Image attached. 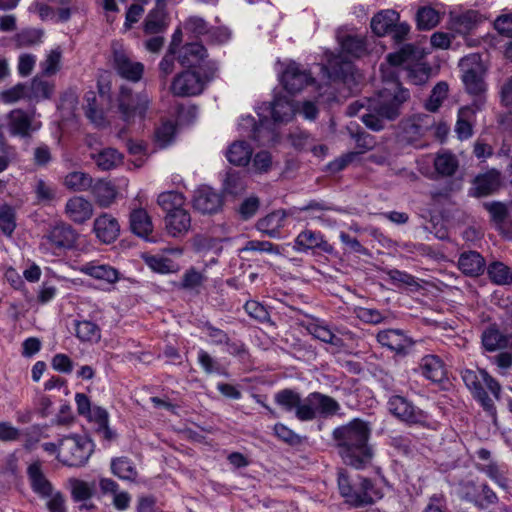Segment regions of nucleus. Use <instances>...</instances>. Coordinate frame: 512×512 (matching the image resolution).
Returning a JSON list of instances; mask_svg holds the SVG:
<instances>
[{"mask_svg": "<svg viewBox=\"0 0 512 512\" xmlns=\"http://www.w3.org/2000/svg\"><path fill=\"white\" fill-rule=\"evenodd\" d=\"M333 210V208L325 205L324 202L318 201H310L307 205L300 208V211H311L313 212L312 217L327 221L328 225L332 226L336 224V220H331L330 218H326V212Z\"/></svg>", "mask_w": 512, "mask_h": 512, "instance_id": "57", "label": "nucleus"}, {"mask_svg": "<svg viewBox=\"0 0 512 512\" xmlns=\"http://www.w3.org/2000/svg\"><path fill=\"white\" fill-rule=\"evenodd\" d=\"M500 173L496 170L488 171L479 175L474 180V194L476 196H487L498 190L500 186Z\"/></svg>", "mask_w": 512, "mask_h": 512, "instance_id": "35", "label": "nucleus"}, {"mask_svg": "<svg viewBox=\"0 0 512 512\" xmlns=\"http://www.w3.org/2000/svg\"><path fill=\"white\" fill-rule=\"evenodd\" d=\"M93 230L98 239L109 244L118 237L120 226L116 218L103 213L95 219Z\"/></svg>", "mask_w": 512, "mask_h": 512, "instance_id": "24", "label": "nucleus"}, {"mask_svg": "<svg viewBox=\"0 0 512 512\" xmlns=\"http://www.w3.org/2000/svg\"><path fill=\"white\" fill-rule=\"evenodd\" d=\"M78 233L75 229L63 222H56L46 230L41 238L40 250L44 253L59 255L60 253L75 247Z\"/></svg>", "mask_w": 512, "mask_h": 512, "instance_id": "7", "label": "nucleus"}, {"mask_svg": "<svg viewBox=\"0 0 512 512\" xmlns=\"http://www.w3.org/2000/svg\"><path fill=\"white\" fill-rule=\"evenodd\" d=\"M113 67L124 79L138 82L142 79L144 65L141 62L133 61L127 51L118 43L112 44Z\"/></svg>", "mask_w": 512, "mask_h": 512, "instance_id": "13", "label": "nucleus"}, {"mask_svg": "<svg viewBox=\"0 0 512 512\" xmlns=\"http://www.w3.org/2000/svg\"><path fill=\"white\" fill-rule=\"evenodd\" d=\"M309 333L319 339L322 342L334 345V346H341L342 345V339L337 337L328 326L321 324V323H311L308 326Z\"/></svg>", "mask_w": 512, "mask_h": 512, "instance_id": "48", "label": "nucleus"}, {"mask_svg": "<svg viewBox=\"0 0 512 512\" xmlns=\"http://www.w3.org/2000/svg\"><path fill=\"white\" fill-rule=\"evenodd\" d=\"M390 79L385 80V86L377 95L368 101L369 113H363V123L374 131L384 128V120H395L401 114L402 105L409 99V91L401 86L395 78V72H390Z\"/></svg>", "mask_w": 512, "mask_h": 512, "instance_id": "2", "label": "nucleus"}, {"mask_svg": "<svg viewBox=\"0 0 512 512\" xmlns=\"http://www.w3.org/2000/svg\"><path fill=\"white\" fill-rule=\"evenodd\" d=\"M70 484L71 495L74 501H86L92 497L93 487L89 483L79 479H71Z\"/></svg>", "mask_w": 512, "mask_h": 512, "instance_id": "55", "label": "nucleus"}, {"mask_svg": "<svg viewBox=\"0 0 512 512\" xmlns=\"http://www.w3.org/2000/svg\"><path fill=\"white\" fill-rule=\"evenodd\" d=\"M33 163L38 167L47 166L53 159L50 147L45 143L38 144L33 149Z\"/></svg>", "mask_w": 512, "mask_h": 512, "instance_id": "61", "label": "nucleus"}, {"mask_svg": "<svg viewBox=\"0 0 512 512\" xmlns=\"http://www.w3.org/2000/svg\"><path fill=\"white\" fill-rule=\"evenodd\" d=\"M25 97H29L28 86L18 83L0 94V99L7 104L15 103Z\"/></svg>", "mask_w": 512, "mask_h": 512, "instance_id": "58", "label": "nucleus"}, {"mask_svg": "<svg viewBox=\"0 0 512 512\" xmlns=\"http://www.w3.org/2000/svg\"><path fill=\"white\" fill-rule=\"evenodd\" d=\"M205 83L197 72L186 70L173 78L170 92L177 97L196 96L203 92Z\"/></svg>", "mask_w": 512, "mask_h": 512, "instance_id": "14", "label": "nucleus"}, {"mask_svg": "<svg viewBox=\"0 0 512 512\" xmlns=\"http://www.w3.org/2000/svg\"><path fill=\"white\" fill-rule=\"evenodd\" d=\"M281 82L289 93H298L314 82L311 73L296 62L289 63L281 76Z\"/></svg>", "mask_w": 512, "mask_h": 512, "instance_id": "18", "label": "nucleus"}, {"mask_svg": "<svg viewBox=\"0 0 512 512\" xmlns=\"http://www.w3.org/2000/svg\"><path fill=\"white\" fill-rule=\"evenodd\" d=\"M166 10L154 7L147 14L144 22V31L147 34H157L165 30L166 23Z\"/></svg>", "mask_w": 512, "mask_h": 512, "instance_id": "43", "label": "nucleus"}, {"mask_svg": "<svg viewBox=\"0 0 512 512\" xmlns=\"http://www.w3.org/2000/svg\"><path fill=\"white\" fill-rule=\"evenodd\" d=\"M295 246L299 251H307L315 248H319L325 253H331L333 251L332 245L324 239V236L320 232L312 230H304L299 233L295 239Z\"/></svg>", "mask_w": 512, "mask_h": 512, "instance_id": "25", "label": "nucleus"}, {"mask_svg": "<svg viewBox=\"0 0 512 512\" xmlns=\"http://www.w3.org/2000/svg\"><path fill=\"white\" fill-rule=\"evenodd\" d=\"M488 274L490 279L499 285H506L512 283L511 269L501 262H494L488 267Z\"/></svg>", "mask_w": 512, "mask_h": 512, "instance_id": "51", "label": "nucleus"}, {"mask_svg": "<svg viewBox=\"0 0 512 512\" xmlns=\"http://www.w3.org/2000/svg\"><path fill=\"white\" fill-rule=\"evenodd\" d=\"M422 512H449L445 496L433 494Z\"/></svg>", "mask_w": 512, "mask_h": 512, "instance_id": "64", "label": "nucleus"}, {"mask_svg": "<svg viewBox=\"0 0 512 512\" xmlns=\"http://www.w3.org/2000/svg\"><path fill=\"white\" fill-rule=\"evenodd\" d=\"M35 193L38 202L49 203L55 199V188L47 184L44 180L39 179L35 186Z\"/></svg>", "mask_w": 512, "mask_h": 512, "instance_id": "62", "label": "nucleus"}, {"mask_svg": "<svg viewBox=\"0 0 512 512\" xmlns=\"http://www.w3.org/2000/svg\"><path fill=\"white\" fill-rule=\"evenodd\" d=\"M461 377L472 395L483 390L485 385L496 399L500 398L501 385L486 370L465 369L461 372Z\"/></svg>", "mask_w": 512, "mask_h": 512, "instance_id": "15", "label": "nucleus"}, {"mask_svg": "<svg viewBox=\"0 0 512 512\" xmlns=\"http://www.w3.org/2000/svg\"><path fill=\"white\" fill-rule=\"evenodd\" d=\"M16 228L15 209L3 204L0 206V230L6 235L11 236Z\"/></svg>", "mask_w": 512, "mask_h": 512, "instance_id": "53", "label": "nucleus"}, {"mask_svg": "<svg viewBox=\"0 0 512 512\" xmlns=\"http://www.w3.org/2000/svg\"><path fill=\"white\" fill-rule=\"evenodd\" d=\"M417 26L422 30H429L435 27L440 20L439 13L430 7H423L417 12Z\"/></svg>", "mask_w": 512, "mask_h": 512, "instance_id": "54", "label": "nucleus"}, {"mask_svg": "<svg viewBox=\"0 0 512 512\" xmlns=\"http://www.w3.org/2000/svg\"><path fill=\"white\" fill-rule=\"evenodd\" d=\"M177 60L184 67L198 66L207 56L206 48L198 42L187 43L177 51Z\"/></svg>", "mask_w": 512, "mask_h": 512, "instance_id": "26", "label": "nucleus"}, {"mask_svg": "<svg viewBox=\"0 0 512 512\" xmlns=\"http://www.w3.org/2000/svg\"><path fill=\"white\" fill-rule=\"evenodd\" d=\"M32 491L46 501L49 512H67L63 493L56 490L42 471L40 462H34L27 469Z\"/></svg>", "mask_w": 512, "mask_h": 512, "instance_id": "5", "label": "nucleus"}, {"mask_svg": "<svg viewBox=\"0 0 512 512\" xmlns=\"http://www.w3.org/2000/svg\"><path fill=\"white\" fill-rule=\"evenodd\" d=\"M193 208L202 214H213L222 205V197L208 186H202L194 192Z\"/></svg>", "mask_w": 512, "mask_h": 512, "instance_id": "20", "label": "nucleus"}, {"mask_svg": "<svg viewBox=\"0 0 512 512\" xmlns=\"http://www.w3.org/2000/svg\"><path fill=\"white\" fill-rule=\"evenodd\" d=\"M252 147L246 141H235L226 151L229 162L235 166H246L252 157Z\"/></svg>", "mask_w": 512, "mask_h": 512, "instance_id": "36", "label": "nucleus"}, {"mask_svg": "<svg viewBox=\"0 0 512 512\" xmlns=\"http://www.w3.org/2000/svg\"><path fill=\"white\" fill-rule=\"evenodd\" d=\"M480 105L473 102L471 105L464 106L459 109L458 120L455 125V132L459 139H468L473 134L471 121L473 120L477 110H480Z\"/></svg>", "mask_w": 512, "mask_h": 512, "instance_id": "28", "label": "nucleus"}, {"mask_svg": "<svg viewBox=\"0 0 512 512\" xmlns=\"http://www.w3.org/2000/svg\"><path fill=\"white\" fill-rule=\"evenodd\" d=\"M80 271L96 280L114 284L119 279V272L107 264L89 262L81 266Z\"/></svg>", "mask_w": 512, "mask_h": 512, "instance_id": "29", "label": "nucleus"}, {"mask_svg": "<svg viewBox=\"0 0 512 512\" xmlns=\"http://www.w3.org/2000/svg\"><path fill=\"white\" fill-rule=\"evenodd\" d=\"M42 37L43 31L40 29H25L17 35V43L22 47H30L39 44L42 41Z\"/></svg>", "mask_w": 512, "mask_h": 512, "instance_id": "59", "label": "nucleus"}, {"mask_svg": "<svg viewBox=\"0 0 512 512\" xmlns=\"http://www.w3.org/2000/svg\"><path fill=\"white\" fill-rule=\"evenodd\" d=\"M202 283L203 275L195 268H190L183 274L179 287L184 290H196Z\"/></svg>", "mask_w": 512, "mask_h": 512, "instance_id": "60", "label": "nucleus"}, {"mask_svg": "<svg viewBox=\"0 0 512 512\" xmlns=\"http://www.w3.org/2000/svg\"><path fill=\"white\" fill-rule=\"evenodd\" d=\"M62 51L60 48L51 50L46 58L40 63L42 74L45 76H53L61 66Z\"/></svg>", "mask_w": 512, "mask_h": 512, "instance_id": "52", "label": "nucleus"}, {"mask_svg": "<svg viewBox=\"0 0 512 512\" xmlns=\"http://www.w3.org/2000/svg\"><path fill=\"white\" fill-rule=\"evenodd\" d=\"M93 177L84 171H71L62 181L63 186L72 192H85L92 187Z\"/></svg>", "mask_w": 512, "mask_h": 512, "instance_id": "37", "label": "nucleus"}, {"mask_svg": "<svg viewBox=\"0 0 512 512\" xmlns=\"http://www.w3.org/2000/svg\"><path fill=\"white\" fill-rule=\"evenodd\" d=\"M95 198L96 203L103 208L109 207L116 198V189L110 181L104 179L93 180L89 189Z\"/></svg>", "mask_w": 512, "mask_h": 512, "instance_id": "32", "label": "nucleus"}, {"mask_svg": "<svg viewBox=\"0 0 512 512\" xmlns=\"http://www.w3.org/2000/svg\"><path fill=\"white\" fill-rule=\"evenodd\" d=\"M433 163L436 172L441 176L454 175L459 165L456 156L450 152L438 153L435 156Z\"/></svg>", "mask_w": 512, "mask_h": 512, "instance_id": "45", "label": "nucleus"}, {"mask_svg": "<svg viewBox=\"0 0 512 512\" xmlns=\"http://www.w3.org/2000/svg\"><path fill=\"white\" fill-rule=\"evenodd\" d=\"M435 121L431 115H414L401 123V134L407 143L415 144L433 127Z\"/></svg>", "mask_w": 512, "mask_h": 512, "instance_id": "16", "label": "nucleus"}, {"mask_svg": "<svg viewBox=\"0 0 512 512\" xmlns=\"http://www.w3.org/2000/svg\"><path fill=\"white\" fill-rule=\"evenodd\" d=\"M151 105V96L146 90L133 92L128 86H121L117 97V109L121 119L127 124L143 121Z\"/></svg>", "mask_w": 512, "mask_h": 512, "instance_id": "6", "label": "nucleus"}, {"mask_svg": "<svg viewBox=\"0 0 512 512\" xmlns=\"http://www.w3.org/2000/svg\"><path fill=\"white\" fill-rule=\"evenodd\" d=\"M390 446L406 457H412L417 450L412 439L402 435L392 437L390 439Z\"/></svg>", "mask_w": 512, "mask_h": 512, "instance_id": "56", "label": "nucleus"}, {"mask_svg": "<svg viewBox=\"0 0 512 512\" xmlns=\"http://www.w3.org/2000/svg\"><path fill=\"white\" fill-rule=\"evenodd\" d=\"M274 401L284 411H294L295 417L302 422L334 416L341 408L334 398L326 394L312 392L302 399L300 393L289 388L278 391Z\"/></svg>", "mask_w": 512, "mask_h": 512, "instance_id": "3", "label": "nucleus"}, {"mask_svg": "<svg viewBox=\"0 0 512 512\" xmlns=\"http://www.w3.org/2000/svg\"><path fill=\"white\" fill-rule=\"evenodd\" d=\"M145 264L154 272L161 274L175 273L179 270V265L172 259L161 255H144Z\"/></svg>", "mask_w": 512, "mask_h": 512, "instance_id": "42", "label": "nucleus"}, {"mask_svg": "<svg viewBox=\"0 0 512 512\" xmlns=\"http://www.w3.org/2000/svg\"><path fill=\"white\" fill-rule=\"evenodd\" d=\"M457 494L463 501L473 504L480 510L498 503L499 498L493 489L486 483H479L473 479L459 482Z\"/></svg>", "mask_w": 512, "mask_h": 512, "instance_id": "10", "label": "nucleus"}, {"mask_svg": "<svg viewBox=\"0 0 512 512\" xmlns=\"http://www.w3.org/2000/svg\"><path fill=\"white\" fill-rule=\"evenodd\" d=\"M337 482L339 493L345 503L354 508L371 506L383 497L381 488L371 479L361 475L352 477L339 471Z\"/></svg>", "mask_w": 512, "mask_h": 512, "instance_id": "4", "label": "nucleus"}, {"mask_svg": "<svg viewBox=\"0 0 512 512\" xmlns=\"http://www.w3.org/2000/svg\"><path fill=\"white\" fill-rule=\"evenodd\" d=\"M164 223L167 233L175 238L185 236L192 226L191 216L186 208L165 215Z\"/></svg>", "mask_w": 512, "mask_h": 512, "instance_id": "23", "label": "nucleus"}, {"mask_svg": "<svg viewBox=\"0 0 512 512\" xmlns=\"http://www.w3.org/2000/svg\"><path fill=\"white\" fill-rule=\"evenodd\" d=\"M370 435L369 422L359 418L333 430L332 438L345 464L361 469L371 462L374 453L368 443Z\"/></svg>", "mask_w": 512, "mask_h": 512, "instance_id": "1", "label": "nucleus"}, {"mask_svg": "<svg viewBox=\"0 0 512 512\" xmlns=\"http://www.w3.org/2000/svg\"><path fill=\"white\" fill-rule=\"evenodd\" d=\"M157 203L165 212V215L185 208L186 198L178 191H165L158 195Z\"/></svg>", "mask_w": 512, "mask_h": 512, "instance_id": "39", "label": "nucleus"}, {"mask_svg": "<svg viewBox=\"0 0 512 512\" xmlns=\"http://www.w3.org/2000/svg\"><path fill=\"white\" fill-rule=\"evenodd\" d=\"M449 86L446 82H438L431 91L429 99L425 103V107L430 112H436L443 101L447 98Z\"/></svg>", "mask_w": 512, "mask_h": 512, "instance_id": "50", "label": "nucleus"}, {"mask_svg": "<svg viewBox=\"0 0 512 512\" xmlns=\"http://www.w3.org/2000/svg\"><path fill=\"white\" fill-rule=\"evenodd\" d=\"M482 344L488 351H496L508 346V337L496 325H490L482 333Z\"/></svg>", "mask_w": 512, "mask_h": 512, "instance_id": "40", "label": "nucleus"}, {"mask_svg": "<svg viewBox=\"0 0 512 512\" xmlns=\"http://www.w3.org/2000/svg\"><path fill=\"white\" fill-rule=\"evenodd\" d=\"M93 452V444L90 439L81 436H69L59 443L58 459L63 464L71 467L84 465Z\"/></svg>", "mask_w": 512, "mask_h": 512, "instance_id": "8", "label": "nucleus"}, {"mask_svg": "<svg viewBox=\"0 0 512 512\" xmlns=\"http://www.w3.org/2000/svg\"><path fill=\"white\" fill-rule=\"evenodd\" d=\"M112 473L122 480L135 481L138 476L134 463L127 457H117L111 461Z\"/></svg>", "mask_w": 512, "mask_h": 512, "instance_id": "41", "label": "nucleus"}, {"mask_svg": "<svg viewBox=\"0 0 512 512\" xmlns=\"http://www.w3.org/2000/svg\"><path fill=\"white\" fill-rule=\"evenodd\" d=\"M176 126L171 121L163 122L154 132V141L159 148H166L175 138Z\"/></svg>", "mask_w": 512, "mask_h": 512, "instance_id": "49", "label": "nucleus"}, {"mask_svg": "<svg viewBox=\"0 0 512 512\" xmlns=\"http://www.w3.org/2000/svg\"><path fill=\"white\" fill-rule=\"evenodd\" d=\"M29 98L35 100L49 99L54 92V84L40 79L38 77L33 78L30 86L28 87Z\"/></svg>", "mask_w": 512, "mask_h": 512, "instance_id": "47", "label": "nucleus"}, {"mask_svg": "<svg viewBox=\"0 0 512 512\" xmlns=\"http://www.w3.org/2000/svg\"><path fill=\"white\" fill-rule=\"evenodd\" d=\"M387 407L394 417L406 424L421 426L427 424V413L403 396H391L388 400Z\"/></svg>", "mask_w": 512, "mask_h": 512, "instance_id": "11", "label": "nucleus"}, {"mask_svg": "<svg viewBox=\"0 0 512 512\" xmlns=\"http://www.w3.org/2000/svg\"><path fill=\"white\" fill-rule=\"evenodd\" d=\"M476 469L484 473L488 478L495 482L499 487L507 488L506 470L503 465L498 464L496 461H489L486 464H477Z\"/></svg>", "mask_w": 512, "mask_h": 512, "instance_id": "44", "label": "nucleus"}, {"mask_svg": "<svg viewBox=\"0 0 512 512\" xmlns=\"http://www.w3.org/2000/svg\"><path fill=\"white\" fill-rule=\"evenodd\" d=\"M297 109L295 104L285 96H275L270 103H263L258 108V116L266 118L265 112H269L275 123H287L291 121Z\"/></svg>", "mask_w": 512, "mask_h": 512, "instance_id": "17", "label": "nucleus"}, {"mask_svg": "<svg viewBox=\"0 0 512 512\" xmlns=\"http://www.w3.org/2000/svg\"><path fill=\"white\" fill-rule=\"evenodd\" d=\"M376 338L383 347H387L400 355H405L407 349L413 345L412 340L407 337L402 330L398 329L380 331Z\"/></svg>", "mask_w": 512, "mask_h": 512, "instance_id": "22", "label": "nucleus"}, {"mask_svg": "<svg viewBox=\"0 0 512 512\" xmlns=\"http://www.w3.org/2000/svg\"><path fill=\"white\" fill-rule=\"evenodd\" d=\"M6 120L9 134L22 139L30 138L42 127V123L35 119L34 113L23 109L11 110L7 114Z\"/></svg>", "mask_w": 512, "mask_h": 512, "instance_id": "12", "label": "nucleus"}, {"mask_svg": "<svg viewBox=\"0 0 512 512\" xmlns=\"http://www.w3.org/2000/svg\"><path fill=\"white\" fill-rule=\"evenodd\" d=\"M399 14L394 10H383L371 20V29L378 36H384L398 21Z\"/></svg>", "mask_w": 512, "mask_h": 512, "instance_id": "38", "label": "nucleus"}, {"mask_svg": "<svg viewBox=\"0 0 512 512\" xmlns=\"http://www.w3.org/2000/svg\"><path fill=\"white\" fill-rule=\"evenodd\" d=\"M342 51L347 55L359 58L366 54L365 39L356 35H346L340 39Z\"/></svg>", "mask_w": 512, "mask_h": 512, "instance_id": "46", "label": "nucleus"}, {"mask_svg": "<svg viewBox=\"0 0 512 512\" xmlns=\"http://www.w3.org/2000/svg\"><path fill=\"white\" fill-rule=\"evenodd\" d=\"M287 214L284 210H276L258 220L257 229L271 238H278L284 226Z\"/></svg>", "mask_w": 512, "mask_h": 512, "instance_id": "30", "label": "nucleus"}, {"mask_svg": "<svg viewBox=\"0 0 512 512\" xmlns=\"http://www.w3.org/2000/svg\"><path fill=\"white\" fill-rule=\"evenodd\" d=\"M102 310L94 305V309L89 314L91 319H77L74 321L75 336L83 343H97L101 339V328L96 323Z\"/></svg>", "mask_w": 512, "mask_h": 512, "instance_id": "19", "label": "nucleus"}, {"mask_svg": "<svg viewBox=\"0 0 512 512\" xmlns=\"http://www.w3.org/2000/svg\"><path fill=\"white\" fill-rule=\"evenodd\" d=\"M419 370L426 379L433 382H441L446 376V369L443 360L434 354L422 357L419 364Z\"/></svg>", "mask_w": 512, "mask_h": 512, "instance_id": "27", "label": "nucleus"}, {"mask_svg": "<svg viewBox=\"0 0 512 512\" xmlns=\"http://www.w3.org/2000/svg\"><path fill=\"white\" fill-rule=\"evenodd\" d=\"M485 260L476 251L464 252L458 259L459 269L467 276L476 277L485 270Z\"/></svg>", "mask_w": 512, "mask_h": 512, "instance_id": "31", "label": "nucleus"}, {"mask_svg": "<svg viewBox=\"0 0 512 512\" xmlns=\"http://www.w3.org/2000/svg\"><path fill=\"white\" fill-rule=\"evenodd\" d=\"M130 228L135 235L143 238H147L152 233V220L145 209H134L130 213Z\"/></svg>", "mask_w": 512, "mask_h": 512, "instance_id": "33", "label": "nucleus"}, {"mask_svg": "<svg viewBox=\"0 0 512 512\" xmlns=\"http://www.w3.org/2000/svg\"><path fill=\"white\" fill-rule=\"evenodd\" d=\"M260 201L257 197L252 196L245 199L238 208V213L243 220H248L253 217L258 211Z\"/></svg>", "mask_w": 512, "mask_h": 512, "instance_id": "63", "label": "nucleus"}, {"mask_svg": "<svg viewBox=\"0 0 512 512\" xmlns=\"http://www.w3.org/2000/svg\"><path fill=\"white\" fill-rule=\"evenodd\" d=\"M460 68L462 81L467 92L477 96L474 102H477L481 107L483 105L482 94L485 92L486 86L484 82L485 70L480 62V57L477 54H472L461 59Z\"/></svg>", "mask_w": 512, "mask_h": 512, "instance_id": "9", "label": "nucleus"}, {"mask_svg": "<svg viewBox=\"0 0 512 512\" xmlns=\"http://www.w3.org/2000/svg\"><path fill=\"white\" fill-rule=\"evenodd\" d=\"M92 203L83 196H73L65 204V214L75 224H84L93 216Z\"/></svg>", "mask_w": 512, "mask_h": 512, "instance_id": "21", "label": "nucleus"}, {"mask_svg": "<svg viewBox=\"0 0 512 512\" xmlns=\"http://www.w3.org/2000/svg\"><path fill=\"white\" fill-rule=\"evenodd\" d=\"M90 158L102 171L112 170L123 161V155L114 148H104L96 153H91Z\"/></svg>", "mask_w": 512, "mask_h": 512, "instance_id": "34", "label": "nucleus"}]
</instances>
